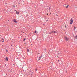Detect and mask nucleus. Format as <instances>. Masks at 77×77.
Segmentation results:
<instances>
[{
	"instance_id": "nucleus-1",
	"label": "nucleus",
	"mask_w": 77,
	"mask_h": 77,
	"mask_svg": "<svg viewBox=\"0 0 77 77\" xmlns=\"http://www.w3.org/2000/svg\"><path fill=\"white\" fill-rule=\"evenodd\" d=\"M72 23H73V20H72V19L71 18L70 20V24H72Z\"/></svg>"
},
{
	"instance_id": "nucleus-2",
	"label": "nucleus",
	"mask_w": 77,
	"mask_h": 77,
	"mask_svg": "<svg viewBox=\"0 0 77 77\" xmlns=\"http://www.w3.org/2000/svg\"><path fill=\"white\" fill-rule=\"evenodd\" d=\"M65 39L66 41H69V38H68L67 37H65Z\"/></svg>"
},
{
	"instance_id": "nucleus-3",
	"label": "nucleus",
	"mask_w": 77,
	"mask_h": 77,
	"mask_svg": "<svg viewBox=\"0 0 77 77\" xmlns=\"http://www.w3.org/2000/svg\"><path fill=\"white\" fill-rule=\"evenodd\" d=\"M57 33V32L56 31H52L50 33Z\"/></svg>"
},
{
	"instance_id": "nucleus-4",
	"label": "nucleus",
	"mask_w": 77,
	"mask_h": 77,
	"mask_svg": "<svg viewBox=\"0 0 77 77\" xmlns=\"http://www.w3.org/2000/svg\"><path fill=\"white\" fill-rule=\"evenodd\" d=\"M13 21L14 22V23H17V22L16 21V20L15 19H13Z\"/></svg>"
},
{
	"instance_id": "nucleus-5",
	"label": "nucleus",
	"mask_w": 77,
	"mask_h": 77,
	"mask_svg": "<svg viewBox=\"0 0 77 77\" xmlns=\"http://www.w3.org/2000/svg\"><path fill=\"white\" fill-rule=\"evenodd\" d=\"M5 60H8V58L7 57L6 58H5Z\"/></svg>"
},
{
	"instance_id": "nucleus-6",
	"label": "nucleus",
	"mask_w": 77,
	"mask_h": 77,
	"mask_svg": "<svg viewBox=\"0 0 77 77\" xmlns=\"http://www.w3.org/2000/svg\"><path fill=\"white\" fill-rule=\"evenodd\" d=\"M35 33H38V31H35Z\"/></svg>"
},
{
	"instance_id": "nucleus-7",
	"label": "nucleus",
	"mask_w": 77,
	"mask_h": 77,
	"mask_svg": "<svg viewBox=\"0 0 77 77\" xmlns=\"http://www.w3.org/2000/svg\"><path fill=\"white\" fill-rule=\"evenodd\" d=\"M38 60H39L41 59V57H38Z\"/></svg>"
},
{
	"instance_id": "nucleus-8",
	"label": "nucleus",
	"mask_w": 77,
	"mask_h": 77,
	"mask_svg": "<svg viewBox=\"0 0 77 77\" xmlns=\"http://www.w3.org/2000/svg\"><path fill=\"white\" fill-rule=\"evenodd\" d=\"M75 39H77V35L75 36Z\"/></svg>"
},
{
	"instance_id": "nucleus-9",
	"label": "nucleus",
	"mask_w": 77,
	"mask_h": 77,
	"mask_svg": "<svg viewBox=\"0 0 77 77\" xmlns=\"http://www.w3.org/2000/svg\"><path fill=\"white\" fill-rule=\"evenodd\" d=\"M16 14H19V12H18L16 11Z\"/></svg>"
},
{
	"instance_id": "nucleus-10",
	"label": "nucleus",
	"mask_w": 77,
	"mask_h": 77,
	"mask_svg": "<svg viewBox=\"0 0 77 77\" xmlns=\"http://www.w3.org/2000/svg\"><path fill=\"white\" fill-rule=\"evenodd\" d=\"M76 29V27H74V30H75Z\"/></svg>"
},
{
	"instance_id": "nucleus-11",
	"label": "nucleus",
	"mask_w": 77,
	"mask_h": 77,
	"mask_svg": "<svg viewBox=\"0 0 77 77\" xmlns=\"http://www.w3.org/2000/svg\"><path fill=\"white\" fill-rule=\"evenodd\" d=\"M69 6V5H67L66 7V8H68V7Z\"/></svg>"
},
{
	"instance_id": "nucleus-12",
	"label": "nucleus",
	"mask_w": 77,
	"mask_h": 77,
	"mask_svg": "<svg viewBox=\"0 0 77 77\" xmlns=\"http://www.w3.org/2000/svg\"><path fill=\"white\" fill-rule=\"evenodd\" d=\"M27 50L28 51H29V49H27Z\"/></svg>"
},
{
	"instance_id": "nucleus-13",
	"label": "nucleus",
	"mask_w": 77,
	"mask_h": 77,
	"mask_svg": "<svg viewBox=\"0 0 77 77\" xmlns=\"http://www.w3.org/2000/svg\"><path fill=\"white\" fill-rule=\"evenodd\" d=\"M13 7H14V8H15V5H13Z\"/></svg>"
},
{
	"instance_id": "nucleus-14",
	"label": "nucleus",
	"mask_w": 77,
	"mask_h": 77,
	"mask_svg": "<svg viewBox=\"0 0 77 77\" xmlns=\"http://www.w3.org/2000/svg\"><path fill=\"white\" fill-rule=\"evenodd\" d=\"M6 51H7V52H8V50H6Z\"/></svg>"
},
{
	"instance_id": "nucleus-15",
	"label": "nucleus",
	"mask_w": 77,
	"mask_h": 77,
	"mask_svg": "<svg viewBox=\"0 0 77 77\" xmlns=\"http://www.w3.org/2000/svg\"><path fill=\"white\" fill-rule=\"evenodd\" d=\"M25 40H26V38H24V39H23V41H25Z\"/></svg>"
},
{
	"instance_id": "nucleus-16",
	"label": "nucleus",
	"mask_w": 77,
	"mask_h": 77,
	"mask_svg": "<svg viewBox=\"0 0 77 77\" xmlns=\"http://www.w3.org/2000/svg\"><path fill=\"white\" fill-rule=\"evenodd\" d=\"M2 40H4V39H3V38H2Z\"/></svg>"
},
{
	"instance_id": "nucleus-17",
	"label": "nucleus",
	"mask_w": 77,
	"mask_h": 77,
	"mask_svg": "<svg viewBox=\"0 0 77 77\" xmlns=\"http://www.w3.org/2000/svg\"><path fill=\"white\" fill-rule=\"evenodd\" d=\"M4 42V40H3V41H2V42Z\"/></svg>"
},
{
	"instance_id": "nucleus-18",
	"label": "nucleus",
	"mask_w": 77,
	"mask_h": 77,
	"mask_svg": "<svg viewBox=\"0 0 77 77\" xmlns=\"http://www.w3.org/2000/svg\"><path fill=\"white\" fill-rule=\"evenodd\" d=\"M64 51L65 52H66V51Z\"/></svg>"
},
{
	"instance_id": "nucleus-19",
	"label": "nucleus",
	"mask_w": 77,
	"mask_h": 77,
	"mask_svg": "<svg viewBox=\"0 0 77 77\" xmlns=\"http://www.w3.org/2000/svg\"><path fill=\"white\" fill-rule=\"evenodd\" d=\"M47 14V15H48V14Z\"/></svg>"
},
{
	"instance_id": "nucleus-20",
	"label": "nucleus",
	"mask_w": 77,
	"mask_h": 77,
	"mask_svg": "<svg viewBox=\"0 0 77 77\" xmlns=\"http://www.w3.org/2000/svg\"><path fill=\"white\" fill-rule=\"evenodd\" d=\"M58 60V62H59L60 61L59 60Z\"/></svg>"
},
{
	"instance_id": "nucleus-21",
	"label": "nucleus",
	"mask_w": 77,
	"mask_h": 77,
	"mask_svg": "<svg viewBox=\"0 0 77 77\" xmlns=\"http://www.w3.org/2000/svg\"><path fill=\"white\" fill-rule=\"evenodd\" d=\"M36 71H37V69H35Z\"/></svg>"
},
{
	"instance_id": "nucleus-22",
	"label": "nucleus",
	"mask_w": 77,
	"mask_h": 77,
	"mask_svg": "<svg viewBox=\"0 0 77 77\" xmlns=\"http://www.w3.org/2000/svg\"><path fill=\"white\" fill-rule=\"evenodd\" d=\"M47 21H48V20H47Z\"/></svg>"
},
{
	"instance_id": "nucleus-23",
	"label": "nucleus",
	"mask_w": 77,
	"mask_h": 77,
	"mask_svg": "<svg viewBox=\"0 0 77 77\" xmlns=\"http://www.w3.org/2000/svg\"><path fill=\"white\" fill-rule=\"evenodd\" d=\"M8 21H9V20H8Z\"/></svg>"
}]
</instances>
